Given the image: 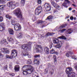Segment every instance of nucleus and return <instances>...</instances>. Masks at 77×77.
<instances>
[{"instance_id":"nucleus-60","label":"nucleus","mask_w":77,"mask_h":77,"mask_svg":"<svg viewBox=\"0 0 77 77\" xmlns=\"http://www.w3.org/2000/svg\"><path fill=\"white\" fill-rule=\"evenodd\" d=\"M54 54H56L57 55L58 54V53L55 52Z\"/></svg>"},{"instance_id":"nucleus-59","label":"nucleus","mask_w":77,"mask_h":77,"mask_svg":"<svg viewBox=\"0 0 77 77\" xmlns=\"http://www.w3.org/2000/svg\"><path fill=\"white\" fill-rule=\"evenodd\" d=\"M69 11H71V10H72V8H69Z\"/></svg>"},{"instance_id":"nucleus-7","label":"nucleus","mask_w":77,"mask_h":77,"mask_svg":"<svg viewBox=\"0 0 77 77\" xmlns=\"http://www.w3.org/2000/svg\"><path fill=\"white\" fill-rule=\"evenodd\" d=\"M45 8L47 11H50L51 10V7L48 4L46 3L45 4Z\"/></svg>"},{"instance_id":"nucleus-13","label":"nucleus","mask_w":77,"mask_h":77,"mask_svg":"<svg viewBox=\"0 0 77 77\" xmlns=\"http://www.w3.org/2000/svg\"><path fill=\"white\" fill-rule=\"evenodd\" d=\"M14 69L15 71H18L20 70V66L18 65L15 66Z\"/></svg>"},{"instance_id":"nucleus-52","label":"nucleus","mask_w":77,"mask_h":77,"mask_svg":"<svg viewBox=\"0 0 77 77\" xmlns=\"http://www.w3.org/2000/svg\"><path fill=\"white\" fill-rule=\"evenodd\" d=\"M40 27L41 28H43V27H45V25H41Z\"/></svg>"},{"instance_id":"nucleus-6","label":"nucleus","mask_w":77,"mask_h":77,"mask_svg":"<svg viewBox=\"0 0 77 77\" xmlns=\"http://www.w3.org/2000/svg\"><path fill=\"white\" fill-rule=\"evenodd\" d=\"M21 28V26L19 23L16 24L14 25V30H16V31H18L19 30H20Z\"/></svg>"},{"instance_id":"nucleus-34","label":"nucleus","mask_w":77,"mask_h":77,"mask_svg":"<svg viewBox=\"0 0 77 77\" xmlns=\"http://www.w3.org/2000/svg\"><path fill=\"white\" fill-rule=\"evenodd\" d=\"M55 52V51L53 49H52L51 51H50V53L51 54H54V53Z\"/></svg>"},{"instance_id":"nucleus-45","label":"nucleus","mask_w":77,"mask_h":77,"mask_svg":"<svg viewBox=\"0 0 77 77\" xmlns=\"http://www.w3.org/2000/svg\"><path fill=\"white\" fill-rule=\"evenodd\" d=\"M66 5V4L63 5V4H62V6H64L65 8H68V6H67Z\"/></svg>"},{"instance_id":"nucleus-14","label":"nucleus","mask_w":77,"mask_h":77,"mask_svg":"<svg viewBox=\"0 0 77 77\" xmlns=\"http://www.w3.org/2000/svg\"><path fill=\"white\" fill-rule=\"evenodd\" d=\"M44 51L45 52V53L47 54L49 53V49H48V48L46 47L45 48Z\"/></svg>"},{"instance_id":"nucleus-20","label":"nucleus","mask_w":77,"mask_h":77,"mask_svg":"<svg viewBox=\"0 0 77 77\" xmlns=\"http://www.w3.org/2000/svg\"><path fill=\"white\" fill-rule=\"evenodd\" d=\"M72 54V52H68V53H67L66 54V56L67 57H69V54Z\"/></svg>"},{"instance_id":"nucleus-24","label":"nucleus","mask_w":77,"mask_h":77,"mask_svg":"<svg viewBox=\"0 0 77 77\" xmlns=\"http://www.w3.org/2000/svg\"><path fill=\"white\" fill-rule=\"evenodd\" d=\"M68 33L67 34H71V33H72V31L71 29H69L67 30Z\"/></svg>"},{"instance_id":"nucleus-57","label":"nucleus","mask_w":77,"mask_h":77,"mask_svg":"<svg viewBox=\"0 0 77 77\" xmlns=\"http://www.w3.org/2000/svg\"><path fill=\"white\" fill-rule=\"evenodd\" d=\"M3 56V55H2L1 53H0V60L1 59V57L0 56Z\"/></svg>"},{"instance_id":"nucleus-62","label":"nucleus","mask_w":77,"mask_h":77,"mask_svg":"<svg viewBox=\"0 0 77 77\" xmlns=\"http://www.w3.org/2000/svg\"><path fill=\"white\" fill-rule=\"evenodd\" d=\"M75 68L76 69H77V66H75Z\"/></svg>"},{"instance_id":"nucleus-10","label":"nucleus","mask_w":77,"mask_h":77,"mask_svg":"<svg viewBox=\"0 0 77 77\" xmlns=\"http://www.w3.org/2000/svg\"><path fill=\"white\" fill-rule=\"evenodd\" d=\"M51 4L54 7V8H57H57H59V7H60L59 5L54 3V2H52Z\"/></svg>"},{"instance_id":"nucleus-54","label":"nucleus","mask_w":77,"mask_h":77,"mask_svg":"<svg viewBox=\"0 0 77 77\" xmlns=\"http://www.w3.org/2000/svg\"><path fill=\"white\" fill-rule=\"evenodd\" d=\"M42 3V1L41 0H39V4H41Z\"/></svg>"},{"instance_id":"nucleus-40","label":"nucleus","mask_w":77,"mask_h":77,"mask_svg":"<svg viewBox=\"0 0 77 77\" xmlns=\"http://www.w3.org/2000/svg\"><path fill=\"white\" fill-rule=\"evenodd\" d=\"M65 25L64 24H63L60 26V29H62V28H65Z\"/></svg>"},{"instance_id":"nucleus-58","label":"nucleus","mask_w":77,"mask_h":77,"mask_svg":"<svg viewBox=\"0 0 77 77\" xmlns=\"http://www.w3.org/2000/svg\"><path fill=\"white\" fill-rule=\"evenodd\" d=\"M50 48H52V45L51 44L50 45Z\"/></svg>"},{"instance_id":"nucleus-1","label":"nucleus","mask_w":77,"mask_h":77,"mask_svg":"<svg viewBox=\"0 0 77 77\" xmlns=\"http://www.w3.org/2000/svg\"><path fill=\"white\" fill-rule=\"evenodd\" d=\"M22 69L23 70L24 69V70H27V74H31L32 72L33 71L34 68L30 65H26L23 66Z\"/></svg>"},{"instance_id":"nucleus-23","label":"nucleus","mask_w":77,"mask_h":77,"mask_svg":"<svg viewBox=\"0 0 77 77\" xmlns=\"http://www.w3.org/2000/svg\"><path fill=\"white\" fill-rule=\"evenodd\" d=\"M5 8V5H0V9L2 11H3V10L4 9V8Z\"/></svg>"},{"instance_id":"nucleus-64","label":"nucleus","mask_w":77,"mask_h":77,"mask_svg":"<svg viewBox=\"0 0 77 77\" xmlns=\"http://www.w3.org/2000/svg\"><path fill=\"white\" fill-rule=\"evenodd\" d=\"M75 11V10H74L72 11V12H74Z\"/></svg>"},{"instance_id":"nucleus-49","label":"nucleus","mask_w":77,"mask_h":77,"mask_svg":"<svg viewBox=\"0 0 77 77\" xmlns=\"http://www.w3.org/2000/svg\"><path fill=\"white\" fill-rule=\"evenodd\" d=\"M54 34V33H49V36H51L53 35Z\"/></svg>"},{"instance_id":"nucleus-22","label":"nucleus","mask_w":77,"mask_h":77,"mask_svg":"<svg viewBox=\"0 0 77 77\" xmlns=\"http://www.w3.org/2000/svg\"><path fill=\"white\" fill-rule=\"evenodd\" d=\"M25 3V0H22L21 2V5L22 6H24Z\"/></svg>"},{"instance_id":"nucleus-2","label":"nucleus","mask_w":77,"mask_h":77,"mask_svg":"<svg viewBox=\"0 0 77 77\" xmlns=\"http://www.w3.org/2000/svg\"><path fill=\"white\" fill-rule=\"evenodd\" d=\"M11 55H9L8 54H6L5 57L6 59H12L13 57H15L17 56V51L16 50H13L11 51Z\"/></svg>"},{"instance_id":"nucleus-19","label":"nucleus","mask_w":77,"mask_h":77,"mask_svg":"<svg viewBox=\"0 0 77 77\" xmlns=\"http://www.w3.org/2000/svg\"><path fill=\"white\" fill-rule=\"evenodd\" d=\"M54 44H58L59 43V40L57 38H55L53 42Z\"/></svg>"},{"instance_id":"nucleus-51","label":"nucleus","mask_w":77,"mask_h":77,"mask_svg":"<svg viewBox=\"0 0 77 77\" xmlns=\"http://www.w3.org/2000/svg\"><path fill=\"white\" fill-rule=\"evenodd\" d=\"M28 55L29 54L28 53L25 54H23V55L24 56H28Z\"/></svg>"},{"instance_id":"nucleus-61","label":"nucleus","mask_w":77,"mask_h":77,"mask_svg":"<svg viewBox=\"0 0 77 77\" xmlns=\"http://www.w3.org/2000/svg\"><path fill=\"white\" fill-rule=\"evenodd\" d=\"M50 73L51 74V75H52V74H53V72H50Z\"/></svg>"},{"instance_id":"nucleus-3","label":"nucleus","mask_w":77,"mask_h":77,"mask_svg":"<svg viewBox=\"0 0 77 77\" xmlns=\"http://www.w3.org/2000/svg\"><path fill=\"white\" fill-rule=\"evenodd\" d=\"M18 5H19L18 3L13 2H10L7 4V6L11 8V9H14L15 6H17Z\"/></svg>"},{"instance_id":"nucleus-17","label":"nucleus","mask_w":77,"mask_h":77,"mask_svg":"<svg viewBox=\"0 0 77 77\" xmlns=\"http://www.w3.org/2000/svg\"><path fill=\"white\" fill-rule=\"evenodd\" d=\"M35 14L36 15H39V7H38L37 8H36L35 12Z\"/></svg>"},{"instance_id":"nucleus-55","label":"nucleus","mask_w":77,"mask_h":77,"mask_svg":"<svg viewBox=\"0 0 77 77\" xmlns=\"http://www.w3.org/2000/svg\"><path fill=\"white\" fill-rule=\"evenodd\" d=\"M9 68H12V65H11V64H9Z\"/></svg>"},{"instance_id":"nucleus-53","label":"nucleus","mask_w":77,"mask_h":77,"mask_svg":"<svg viewBox=\"0 0 77 77\" xmlns=\"http://www.w3.org/2000/svg\"><path fill=\"white\" fill-rule=\"evenodd\" d=\"M34 57H36V58H37V57H39V55H35V56H34Z\"/></svg>"},{"instance_id":"nucleus-56","label":"nucleus","mask_w":77,"mask_h":77,"mask_svg":"<svg viewBox=\"0 0 77 77\" xmlns=\"http://www.w3.org/2000/svg\"><path fill=\"white\" fill-rule=\"evenodd\" d=\"M70 20H73V19H74V17H73L72 16H71L70 18Z\"/></svg>"},{"instance_id":"nucleus-43","label":"nucleus","mask_w":77,"mask_h":77,"mask_svg":"<svg viewBox=\"0 0 77 77\" xmlns=\"http://www.w3.org/2000/svg\"><path fill=\"white\" fill-rule=\"evenodd\" d=\"M0 27H5V25L4 24V23H1Z\"/></svg>"},{"instance_id":"nucleus-46","label":"nucleus","mask_w":77,"mask_h":77,"mask_svg":"<svg viewBox=\"0 0 77 77\" xmlns=\"http://www.w3.org/2000/svg\"><path fill=\"white\" fill-rule=\"evenodd\" d=\"M10 75H11V76H12V77H14V76L15 75V74L14 73L10 74Z\"/></svg>"},{"instance_id":"nucleus-27","label":"nucleus","mask_w":77,"mask_h":77,"mask_svg":"<svg viewBox=\"0 0 77 77\" xmlns=\"http://www.w3.org/2000/svg\"><path fill=\"white\" fill-rule=\"evenodd\" d=\"M66 30V29H63L62 30H60L59 31V32H60V33H63L64 32H65Z\"/></svg>"},{"instance_id":"nucleus-63","label":"nucleus","mask_w":77,"mask_h":77,"mask_svg":"<svg viewBox=\"0 0 77 77\" xmlns=\"http://www.w3.org/2000/svg\"><path fill=\"white\" fill-rule=\"evenodd\" d=\"M72 6H74L75 7L76 6L75 5L73 4H72Z\"/></svg>"},{"instance_id":"nucleus-11","label":"nucleus","mask_w":77,"mask_h":77,"mask_svg":"<svg viewBox=\"0 0 77 77\" xmlns=\"http://www.w3.org/2000/svg\"><path fill=\"white\" fill-rule=\"evenodd\" d=\"M62 42L61 41L59 42L57 44L56 46V48H60L61 47H62Z\"/></svg>"},{"instance_id":"nucleus-15","label":"nucleus","mask_w":77,"mask_h":77,"mask_svg":"<svg viewBox=\"0 0 77 77\" xmlns=\"http://www.w3.org/2000/svg\"><path fill=\"white\" fill-rule=\"evenodd\" d=\"M53 58L54 59V63L55 65H56L57 63V60H56V55H54Z\"/></svg>"},{"instance_id":"nucleus-18","label":"nucleus","mask_w":77,"mask_h":77,"mask_svg":"<svg viewBox=\"0 0 77 77\" xmlns=\"http://www.w3.org/2000/svg\"><path fill=\"white\" fill-rule=\"evenodd\" d=\"M8 31L10 34H11V35H13V34H14V31L12 29H8Z\"/></svg>"},{"instance_id":"nucleus-5","label":"nucleus","mask_w":77,"mask_h":77,"mask_svg":"<svg viewBox=\"0 0 77 77\" xmlns=\"http://www.w3.org/2000/svg\"><path fill=\"white\" fill-rule=\"evenodd\" d=\"M72 68L68 67L67 68L66 70V72L67 74H68V77H74V74L75 73L71 72L70 73L71 71H72Z\"/></svg>"},{"instance_id":"nucleus-29","label":"nucleus","mask_w":77,"mask_h":77,"mask_svg":"<svg viewBox=\"0 0 77 77\" xmlns=\"http://www.w3.org/2000/svg\"><path fill=\"white\" fill-rule=\"evenodd\" d=\"M32 63V60H29L27 61V64H31Z\"/></svg>"},{"instance_id":"nucleus-39","label":"nucleus","mask_w":77,"mask_h":77,"mask_svg":"<svg viewBox=\"0 0 77 77\" xmlns=\"http://www.w3.org/2000/svg\"><path fill=\"white\" fill-rule=\"evenodd\" d=\"M8 38L9 39L8 40V41H14V39H13L12 38L8 37Z\"/></svg>"},{"instance_id":"nucleus-25","label":"nucleus","mask_w":77,"mask_h":77,"mask_svg":"<svg viewBox=\"0 0 77 77\" xmlns=\"http://www.w3.org/2000/svg\"><path fill=\"white\" fill-rule=\"evenodd\" d=\"M58 38H59L60 39H66V38L65 37L62 36H60Z\"/></svg>"},{"instance_id":"nucleus-42","label":"nucleus","mask_w":77,"mask_h":77,"mask_svg":"<svg viewBox=\"0 0 77 77\" xmlns=\"http://www.w3.org/2000/svg\"><path fill=\"white\" fill-rule=\"evenodd\" d=\"M51 68H52V70L54 71V69H55V66H51Z\"/></svg>"},{"instance_id":"nucleus-26","label":"nucleus","mask_w":77,"mask_h":77,"mask_svg":"<svg viewBox=\"0 0 77 77\" xmlns=\"http://www.w3.org/2000/svg\"><path fill=\"white\" fill-rule=\"evenodd\" d=\"M5 30V27L0 26V31L2 32Z\"/></svg>"},{"instance_id":"nucleus-21","label":"nucleus","mask_w":77,"mask_h":77,"mask_svg":"<svg viewBox=\"0 0 77 77\" xmlns=\"http://www.w3.org/2000/svg\"><path fill=\"white\" fill-rule=\"evenodd\" d=\"M67 3H70L69 1L68 0H64V1L63 3V5H67Z\"/></svg>"},{"instance_id":"nucleus-30","label":"nucleus","mask_w":77,"mask_h":77,"mask_svg":"<svg viewBox=\"0 0 77 77\" xmlns=\"http://www.w3.org/2000/svg\"><path fill=\"white\" fill-rule=\"evenodd\" d=\"M34 63H37V65H38L39 64V61L37 62V59L36 60H34Z\"/></svg>"},{"instance_id":"nucleus-31","label":"nucleus","mask_w":77,"mask_h":77,"mask_svg":"<svg viewBox=\"0 0 77 77\" xmlns=\"http://www.w3.org/2000/svg\"><path fill=\"white\" fill-rule=\"evenodd\" d=\"M6 17L7 18H8L9 20H10V19H11V18H12V17H11V16L9 15H6Z\"/></svg>"},{"instance_id":"nucleus-48","label":"nucleus","mask_w":77,"mask_h":77,"mask_svg":"<svg viewBox=\"0 0 77 77\" xmlns=\"http://www.w3.org/2000/svg\"><path fill=\"white\" fill-rule=\"evenodd\" d=\"M40 23H41V24H42V23H44L43 21L41 20H39V23L40 24Z\"/></svg>"},{"instance_id":"nucleus-12","label":"nucleus","mask_w":77,"mask_h":77,"mask_svg":"<svg viewBox=\"0 0 77 77\" xmlns=\"http://www.w3.org/2000/svg\"><path fill=\"white\" fill-rule=\"evenodd\" d=\"M1 44H4L5 45H6V44H8V42L6 41V39L4 38L1 42Z\"/></svg>"},{"instance_id":"nucleus-4","label":"nucleus","mask_w":77,"mask_h":77,"mask_svg":"<svg viewBox=\"0 0 77 77\" xmlns=\"http://www.w3.org/2000/svg\"><path fill=\"white\" fill-rule=\"evenodd\" d=\"M13 13L16 15L18 18H22V14L20 8H17L13 11Z\"/></svg>"},{"instance_id":"nucleus-32","label":"nucleus","mask_w":77,"mask_h":77,"mask_svg":"<svg viewBox=\"0 0 77 77\" xmlns=\"http://www.w3.org/2000/svg\"><path fill=\"white\" fill-rule=\"evenodd\" d=\"M23 74L24 75H27V71L24 70L23 71Z\"/></svg>"},{"instance_id":"nucleus-8","label":"nucleus","mask_w":77,"mask_h":77,"mask_svg":"<svg viewBox=\"0 0 77 77\" xmlns=\"http://www.w3.org/2000/svg\"><path fill=\"white\" fill-rule=\"evenodd\" d=\"M1 50L5 54H7L9 53V51L8 50V49L6 48H3L1 49Z\"/></svg>"},{"instance_id":"nucleus-35","label":"nucleus","mask_w":77,"mask_h":77,"mask_svg":"<svg viewBox=\"0 0 77 77\" xmlns=\"http://www.w3.org/2000/svg\"><path fill=\"white\" fill-rule=\"evenodd\" d=\"M50 36V33L48 32L46 34V35H45V37H48V36Z\"/></svg>"},{"instance_id":"nucleus-47","label":"nucleus","mask_w":77,"mask_h":77,"mask_svg":"<svg viewBox=\"0 0 77 77\" xmlns=\"http://www.w3.org/2000/svg\"><path fill=\"white\" fill-rule=\"evenodd\" d=\"M3 21V17L0 16V21Z\"/></svg>"},{"instance_id":"nucleus-41","label":"nucleus","mask_w":77,"mask_h":77,"mask_svg":"<svg viewBox=\"0 0 77 77\" xmlns=\"http://www.w3.org/2000/svg\"><path fill=\"white\" fill-rule=\"evenodd\" d=\"M39 8V10H41L40 11V12H39V14H40L41 12V11H42V7L41 6H40Z\"/></svg>"},{"instance_id":"nucleus-16","label":"nucleus","mask_w":77,"mask_h":77,"mask_svg":"<svg viewBox=\"0 0 77 77\" xmlns=\"http://www.w3.org/2000/svg\"><path fill=\"white\" fill-rule=\"evenodd\" d=\"M43 50V48H42V47L41 45H39V53H41V52H42Z\"/></svg>"},{"instance_id":"nucleus-33","label":"nucleus","mask_w":77,"mask_h":77,"mask_svg":"<svg viewBox=\"0 0 77 77\" xmlns=\"http://www.w3.org/2000/svg\"><path fill=\"white\" fill-rule=\"evenodd\" d=\"M0 3L2 4H5V0H0Z\"/></svg>"},{"instance_id":"nucleus-44","label":"nucleus","mask_w":77,"mask_h":77,"mask_svg":"<svg viewBox=\"0 0 77 77\" xmlns=\"http://www.w3.org/2000/svg\"><path fill=\"white\" fill-rule=\"evenodd\" d=\"M3 68L5 69H8V66H5Z\"/></svg>"},{"instance_id":"nucleus-37","label":"nucleus","mask_w":77,"mask_h":77,"mask_svg":"<svg viewBox=\"0 0 77 77\" xmlns=\"http://www.w3.org/2000/svg\"><path fill=\"white\" fill-rule=\"evenodd\" d=\"M47 19L48 20H52V19H53V17L51 16H50L47 18Z\"/></svg>"},{"instance_id":"nucleus-50","label":"nucleus","mask_w":77,"mask_h":77,"mask_svg":"<svg viewBox=\"0 0 77 77\" xmlns=\"http://www.w3.org/2000/svg\"><path fill=\"white\" fill-rule=\"evenodd\" d=\"M36 52L37 53H39V49L37 48H36Z\"/></svg>"},{"instance_id":"nucleus-38","label":"nucleus","mask_w":77,"mask_h":77,"mask_svg":"<svg viewBox=\"0 0 77 77\" xmlns=\"http://www.w3.org/2000/svg\"><path fill=\"white\" fill-rule=\"evenodd\" d=\"M32 20L33 21L36 20V17L35 16H33L32 17Z\"/></svg>"},{"instance_id":"nucleus-36","label":"nucleus","mask_w":77,"mask_h":77,"mask_svg":"<svg viewBox=\"0 0 77 77\" xmlns=\"http://www.w3.org/2000/svg\"><path fill=\"white\" fill-rule=\"evenodd\" d=\"M20 35H19V36L17 37V38H19V39H20V38H21L23 37V35H22V34H21V33H20Z\"/></svg>"},{"instance_id":"nucleus-9","label":"nucleus","mask_w":77,"mask_h":77,"mask_svg":"<svg viewBox=\"0 0 77 77\" xmlns=\"http://www.w3.org/2000/svg\"><path fill=\"white\" fill-rule=\"evenodd\" d=\"M22 48L24 50H27L29 48V47H28V45H23L22 46Z\"/></svg>"},{"instance_id":"nucleus-28","label":"nucleus","mask_w":77,"mask_h":77,"mask_svg":"<svg viewBox=\"0 0 77 77\" xmlns=\"http://www.w3.org/2000/svg\"><path fill=\"white\" fill-rule=\"evenodd\" d=\"M26 45H28V47L29 48L31 46V45H32V43L30 42H28Z\"/></svg>"}]
</instances>
